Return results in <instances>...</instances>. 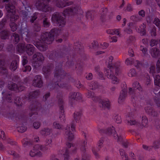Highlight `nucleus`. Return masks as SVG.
Wrapping results in <instances>:
<instances>
[{
	"mask_svg": "<svg viewBox=\"0 0 160 160\" xmlns=\"http://www.w3.org/2000/svg\"><path fill=\"white\" fill-rule=\"evenodd\" d=\"M113 59V57L112 56H110L109 57L108 67L109 69L106 70L105 73L108 78L112 80L113 83L117 84L118 83L119 81L117 78L114 76V72H115L116 75H118L120 72V65L116 63L114 64H112Z\"/></svg>",
	"mask_w": 160,
	"mask_h": 160,
	"instance_id": "nucleus-1",
	"label": "nucleus"
},
{
	"mask_svg": "<svg viewBox=\"0 0 160 160\" xmlns=\"http://www.w3.org/2000/svg\"><path fill=\"white\" fill-rule=\"evenodd\" d=\"M53 40L52 36H50L49 34L48 33H44L41 36L40 41L37 42L34 45L39 50L44 51L47 48L46 44H50Z\"/></svg>",
	"mask_w": 160,
	"mask_h": 160,
	"instance_id": "nucleus-2",
	"label": "nucleus"
},
{
	"mask_svg": "<svg viewBox=\"0 0 160 160\" xmlns=\"http://www.w3.org/2000/svg\"><path fill=\"white\" fill-rule=\"evenodd\" d=\"M29 12L26 11H22L21 14V16L22 17L23 20L28 19V20H36L38 17H40L38 19L42 20H47L48 18L46 17L43 14H41L35 12L31 16H29Z\"/></svg>",
	"mask_w": 160,
	"mask_h": 160,
	"instance_id": "nucleus-3",
	"label": "nucleus"
},
{
	"mask_svg": "<svg viewBox=\"0 0 160 160\" xmlns=\"http://www.w3.org/2000/svg\"><path fill=\"white\" fill-rule=\"evenodd\" d=\"M50 0H38L36 3V7L39 10L44 12H49L51 10V8L47 3Z\"/></svg>",
	"mask_w": 160,
	"mask_h": 160,
	"instance_id": "nucleus-4",
	"label": "nucleus"
},
{
	"mask_svg": "<svg viewBox=\"0 0 160 160\" xmlns=\"http://www.w3.org/2000/svg\"><path fill=\"white\" fill-rule=\"evenodd\" d=\"M5 8L8 12L7 16L8 19L17 20L19 19V16L15 14V7L12 3L6 4Z\"/></svg>",
	"mask_w": 160,
	"mask_h": 160,
	"instance_id": "nucleus-5",
	"label": "nucleus"
},
{
	"mask_svg": "<svg viewBox=\"0 0 160 160\" xmlns=\"http://www.w3.org/2000/svg\"><path fill=\"white\" fill-rule=\"evenodd\" d=\"M65 55V51L64 50H60L57 52L51 53L49 57L51 59L56 60L64 57Z\"/></svg>",
	"mask_w": 160,
	"mask_h": 160,
	"instance_id": "nucleus-6",
	"label": "nucleus"
},
{
	"mask_svg": "<svg viewBox=\"0 0 160 160\" xmlns=\"http://www.w3.org/2000/svg\"><path fill=\"white\" fill-rule=\"evenodd\" d=\"M66 76V73L61 67H57L54 74V79L60 81L64 78Z\"/></svg>",
	"mask_w": 160,
	"mask_h": 160,
	"instance_id": "nucleus-7",
	"label": "nucleus"
},
{
	"mask_svg": "<svg viewBox=\"0 0 160 160\" xmlns=\"http://www.w3.org/2000/svg\"><path fill=\"white\" fill-rule=\"evenodd\" d=\"M106 133L108 135H111L114 137V139L117 138V141L122 142V138L121 136H118L114 128L113 127H111L107 128L106 130Z\"/></svg>",
	"mask_w": 160,
	"mask_h": 160,
	"instance_id": "nucleus-8",
	"label": "nucleus"
},
{
	"mask_svg": "<svg viewBox=\"0 0 160 160\" xmlns=\"http://www.w3.org/2000/svg\"><path fill=\"white\" fill-rule=\"evenodd\" d=\"M8 88L12 91L16 92H19L23 91L24 89V87L22 86L21 84L18 86V85L12 82H11L8 85Z\"/></svg>",
	"mask_w": 160,
	"mask_h": 160,
	"instance_id": "nucleus-9",
	"label": "nucleus"
},
{
	"mask_svg": "<svg viewBox=\"0 0 160 160\" xmlns=\"http://www.w3.org/2000/svg\"><path fill=\"white\" fill-rule=\"evenodd\" d=\"M43 84V82L41 76L40 75H36L32 82V85L35 87L41 88Z\"/></svg>",
	"mask_w": 160,
	"mask_h": 160,
	"instance_id": "nucleus-10",
	"label": "nucleus"
},
{
	"mask_svg": "<svg viewBox=\"0 0 160 160\" xmlns=\"http://www.w3.org/2000/svg\"><path fill=\"white\" fill-rule=\"evenodd\" d=\"M8 74V69L6 66L4 60L0 59V74L1 75H7Z\"/></svg>",
	"mask_w": 160,
	"mask_h": 160,
	"instance_id": "nucleus-11",
	"label": "nucleus"
},
{
	"mask_svg": "<svg viewBox=\"0 0 160 160\" xmlns=\"http://www.w3.org/2000/svg\"><path fill=\"white\" fill-rule=\"evenodd\" d=\"M81 9L79 6H76L74 7H68L65 10V13L68 14H74L78 13Z\"/></svg>",
	"mask_w": 160,
	"mask_h": 160,
	"instance_id": "nucleus-12",
	"label": "nucleus"
},
{
	"mask_svg": "<svg viewBox=\"0 0 160 160\" xmlns=\"http://www.w3.org/2000/svg\"><path fill=\"white\" fill-rule=\"evenodd\" d=\"M58 103L60 110V112L62 113V114L60 115L59 118L61 119V121L64 122L65 121V117L64 115L63 114L64 111L63 105V102L62 98H60L58 99Z\"/></svg>",
	"mask_w": 160,
	"mask_h": 160,
	"instance_id": "nucleus-13",
	"label": "nucleus"
},
{
	"mask_svg": "<svg viewBox=\"0 0 160 160\" xmlns=\"http://www.w3.org/2000/svg\"><path fill=\"white\" fill-rule=\"evenodd\" d=\"M53 68V65L52 64H50L42 68L43 74L45 76H48L51 73L52 70Z\"/></svg>",
	"mask_w": 160,
	"mask_h": 160,
	"instance_id": "nucleus-14",
	"label": "nucleus"
},
{
	"mask_svg": "<svg viewBox=\"0 0 160 160\" xmlns=\"http://www.w3.org/2000/svg\"><path fill=\"white\" fill-rule=\"evenodd\" d=\"M65 17V14L56 12L52 15V20H64Z\"/></svg>",
	"mask_w": 160,
	"mask_h": 160,
	"instance_id": "nucleus-15",
	"label": "nucleus"
},
{
	"mask_svg": "<svg viewBox=\"0 0 160 160\" xmlns=\"http://www.w3.org/2000/svg\"><path fill=\"white\" fill-rule=\"evenodd\" d=\"M25 48L27 54L29 55H31L34 53L35 48L32 45L28 44L25 45Z\"/></svg>",
	"mask_w": 160,
	"mask_h": 160,
	"instance_id": "nucleus-16",
	"label": "nucleus"
},
{
	"mask_svg": "<svg viewBox=\"0 0 160 160\" xmlns=\"http://www.w3.org/2000/svg\"><path fill=\"white\" fill-rule=\"evenodd\" d=\"M99 106L102 109H109L110 105L109 101H103L101 99H99Z\"/></svg>",
	"mask_w": 160,
	"mask_h": 160,
	"instance_id": "nucleus-17",
	"label": "nucleus"
},
{
	"mask_svg": "<svg viewBox=\"0 0 160 160\" xmlns=\"http://www.w3.org/2000/svg\"><path fill=\"white\" fill-rule=\"evenodd\" d=\"M65 135L66 137L69 140H72L74 138V136L70 130V127L67 126L66 128Z\"/></svg>",
	"mask_w": 160,
	"mask_h": 160,
	"instance_id": "nucleus-18",
	"label": "nucleus"
},
{
	"mask_svg": "<svg viewBox=\"0 0 160 160\" xmlns=\"http://www.w3.org/2000/svg\"><path fill=\"white\" fill-rule=\"evenodd\" d=\"M145 110L148 114L152 116L157 117L158 115L157 112L154 110L151 107L148 106L145 107Z\"/></svg>",
	"mask_w": 160,
	"mask_h": 160,
	"instance_id": "nucleus-19",
	"label": "nucleus"
},
{
	"mask_svg": "<svg viewBox=\"0 0 160 160\" xmlns=\"http://www.w3.org/2000/svg\"><path fill=\"white\" fill-rule=\"evenodd\" d=\"M0 36L2 39H6L8 38L10 36L9 32L6 30L2 31L0 32Z\"/></svg>",
	"mask_w": 160,
	"mask_h": 160,
	"instance_id": "nucleus-20",
	"label": "nucleus"
},
{
	"mask_svg": "<svg viewBox=\"0 0 160 160\" xmlns=\"http://www.w3.org/2000/svg\"><path fill=\"white\" fill-rule=\"evenodd\" d=\"M151 56L153 58H157L160 55V51L159 49L156 48H152L150 51Z\"/></svg>",
	"mask_w": 160,
	"mask_h": 160,
	"instance_id": "nucleus-21",
	"label": "nucleus"
},
{
	"mask_svg": "<svg viewBox=\"0 0 160 160\" xmlns=\"http://www.w3.org/2000/svg\"><path fill=\"white\" fill-rule=\"evenodd\" d=\"M70 98L71 100H80L82 99V96L79 93L72 92L70 93Z\"/></svg>",
	"mask_w": 160,
	"mask_h": 160,
	"instance_id": "nucleus-22",
	"label": "nucleus"
},
{
	"mask_svg": "<svg viewBox=\"0 0 160 160\" xmlns=\"http://www.w3.org/2000/svg\"><path fill=\"white\" fill-rule=\"evenodd\" d=\"M33 58L34 59H36L39 61L42 62L44 59V58L42 54L39 52H37L33 56Z\"/></svg>",
	"mask_w": 160,
	"mask_h": 160,
	"instance_id": "nucleus-23",
	"label": "nucleus"
},
{
	"mask_svg": "<svg viewBox=\"0 0 160 160\" xmlns=\"http://www.w3.org/2000/svg\"><path fill=\"white\" fill-rule=\"evenodd\" d=\"M52 132V129L48 128H42L40 131L41 135L43 136L49 135Z\"/></svg>",
	"mask_w": 160,
	"mask_h": 160,
	"instance_id": "nucleus-24",
	"label": "nucleus"
},
{
	"mask_svg": "<svg viewBox=\"0 0 160 160\" xmlns=\"http://www.w3.org/2000/svg\"><path fill=\"white\" fill-rule=\"evenodd\" d=\"M61 30L57 28H54L52 29L49 32H46L45 33H49L50 36H52L54 38V36H57L59 35L61 32Z\"/></svg>",
	"mask_w": 160,
	"mask_h": 160,
	"instance_id": "nucleus-25",
	"label": "nucleus"
},
{
	"mask_svg": "<svg viewBox=\"0 0 160 160\" xmlns=\"http://www.w3.org/2000/svg\"><path fill=\"white\" fill-rule=\"evenodd\" d=\"M39 94L40 92L39 90H36L29 93L27 96L29 99H31L32 98L36 97L39 95Z\"/></svg>",
	"mask_w": 160,
	"mask_h": 160,
	"instance_id": "nucleus-26",
	"label": "nucleus"
},
{
	"mask_svg": "<svg viewBox=\"0 0 160 160\" xmlns=\"http://www.w3.org/2000/svg\"><path fill=\"white\" fill-rule=\"evenodd\" d=\"M42 153L40 151H35L34 149L31 150L29 152V155L32 157H34L36 156L41 157L42 156Z\"/></svg>",
	"mask_w": 160,
	"mask_h": 160,
	"instance_id": "nucleus-27",
	"label": "nucleus"
},
{
	"mask_svg": "<svg viewBox=\"0 0 160 160\" xmlns=\"http://www.w3.org/2000/svg\"><path fill=\"white\" fill-rule=\"evenodd\" d=\"M41 105L38 102H35L32 105L31 110L33 111L34 110L38 111L41 108Z\"/></svg>",
	"mask_w": 160,
	"mask_h": 160,
	"instance_id": "nucleus-28",
	"label": "nucleus"
},
{
	"mask_svg": "<svg viewBox=\"0 0 160 160\" xmlns=\"http://www.w3.org/2000/svg\"><path fill=\"white\" fill-rule=\"evenodd\" d=\"M2 94L8 102H12L11 94L8 93L7 92L4 91L2 92Z\"/></svg>",
	"mask_w": 160,
	"mask_h": 160,
	"instance_id": "nucleus-29",
	"label": "nucleus"
},
{
	"mask_svg": "<svg viewBox=\"0 0 160 160\" xmlns=\"http://www.w3.org/2000/svg\"><path fill=\"white\" fill-rule=\"evenodd\" d=\"M18 61L14 60L12 61L10 66V69L12 71H15L18 68Z\"/></svg>",
	"mask_w": 160,
	"mask_h": 160,
	"instance_id": "nucleus-30",
	"label": "nucleus"
},
{
	"mask_svg": "<svg viewBox=\"0 0 160 160\" xmlns=\"http://www.w3.org/2000/svg\"><path fill=\"white\" fill-rule=\"evenodd\" d=\"M25 45L23 43H19L17 46V51L19 52H23L24 51V48H25Z\"/></svg>",
	"mask_w": 160,
	"mask_h": 160,
	"instance_id": "nucleus-31",
	"label": "nucleus"
},
{
	"mask_svg": "<svg viewBox=\"0 0 160 160\" xmlns=\"http://www.w3.org/2000/svg\"><path fill=\"white\" fill-rule=\"evenodd\" d=\"M100 12V18L102 19H105V17L108 12V10L107 8H103L102 9Z\"/></svg>",
	"mask_w": 160,
	"mask_h": 160,
	"instance_id": "nucleus-32",
	"label": "nucleus"
},
{
	"mask_svg": "<svg viewBox=\"0 0 160 160\" xmlns=\"http://www.w3.org/2000/svg\"><path fill=\"white\" fill-rule=\"evenodd\" d=\"M12 39L13 41L15 42V43H18L20 40L19 35L16 33L14 32L12 34Z\"/></svg>",
	"mask_w": 160,
	"mask_h": 160,
	"instance_id": "nucleus-33",
	"label": "nucleus"
},
{
	"mask_svg": "<svg viewBox=\"0 0 160 160\" xmlns=\"http://www.w3.org/2000/svg\"><path fill=\"white\" fill-rule=\"evenodd\" d=\"M69 5L68 3L65 2L64 1H59L56 3V6L57 7L59 8H63Z\"/></svg>",
	"mask_w": 160,
	"mask_h": 160,
	"instance_id": "nucleus-34",
	"label": "nucleus"
},
{
	"mask_svg": "<svg viewBox=\"0 0 160 160\" xmlns=\"http://www.w3.org/2000/svg\"><path fill=\"white\" fill-rule=\"evenodd\" d=\"M126 92L124 90H122L120 93L118 98V102H121L126 96Z\"/></svg>",
	"mask_w": 160,
	"mask_h": 160,
	"instance_id": "nucleus-35",
	"label": "nucleus"
},
{
	"mask_svg": "<svg viewBox=\"0 0 160 160\" xmlns=\"http://www.w3.org/2000/svg\"><path fill=\"white\" fill-rule=\"evenodd\" d=\"M85 17L87 19L89 20H92L94 19V15L90 11H88L85 14Z\"/></svg>",
	"mask_w": 160,
	"mask_h": 160,
	"instance_id": "nucleus-36",
	"label": "nucleus"
},
{
	"mask_svg": "<svg viewBox=\"0 0 160 160\" xmlns=\"http://www.w3.org/2000/svg\"><path fill=\"white\" fill-rule=\"evenodd\" d=\"M148 123V120L147 118L145 116H143L141 122V125L142 127H145L147 126Z\"/></svg>",
	"mask_w": 160,
	"mask_h": 160,
	"instance_id": "nucleus-37",
	"label": "nucleus"
},
{
	"mask_svg": "<svg viewBox=\"0 0 160 160\" xmlns=\"http://www.w3.org/2000/svg\"><path fill=\"white\" fill-rule=\"evenodd\" d=\"M54 22L58 27L61 28L64 26L66 24L65 21H54Z\"/></svg>",
	"mask_w": 160,
	"mask_h": 160,
	"instance_id": "nucleus-38",
	"label": "nucleus"
},
{
	"mask_svg": "<svg viewBox=\"0 0 160 160\" xmlns=\"http://www.w3.org/2000/svg\"><path fill=\"white\" fill-rule=\"evenodd\" d=\"M133 63L135 66L137 68H141L143 67V64L138 60H134L133 61Z\"/></svg>",
	"mask_w": 160,
	"mask_h": 160,
	"instance_id": "nucleus-39",
	"label": "nucleus"
},
{
	"mask_svg": "<svg viewBox=\"0 0 160 160\" xmlns=\"http://www.w3.org/2000/svg\"><path fill=\"white\" fill-rule=\"evenodd\" d=\"M155 85L160 87V76L157 75L154 79Z\"/></svg>",
	"mask_w": 160,
	"mask_h": 160,
	"instance_id": "nucleus-40",
	"label": "nucleus"
},
{
	"mask_svg": "<svg viewBox=\"0 0 160 160\" xmlns=\"http://www.w3.org/2000/svg\"><path fill=\"white\" fill-rule=\"evenodd\" d=\"M81 113L82 112L81 111H76L74 113V120L75 121L77 122V120L79 119L80 117L81 116Z\"/></svg>",
	"mask_w": 160,
	"mask_h": 160,
	"instance_id": "nucleus-41",
	"label": "nucleus"
},
{
	"mask_svg": "<svg viewBox=\"0 0 160 160\" xmlns=\"http://www.w3.org/2000/svg\"><path fill=\"white\" fill-rule=\"evenodd\" d=\"M87 144V142L84 141L81 145L80 149L83 153H85L86 151Z\"/></svg>",
	"mask_w": 160,
	"mask_h": 160,
	"instance_id": "nucleus-42",
	"label": "nucleus"
},
{
	"mask_svg": "<svg viewBox=\"0 0 160 160\" xmlns=\"http://www.w3.org/2000/svg\"><path fill=\"white\" fill-rule=\"evenodd\" d=\"M136 39L134 37L130 36L127 39L126 41L128 45L134 42L135 41Z\"/></svg>",
	"mask_w": 160,
	"mask_h": 160,
	"instance_id": "nucleus-43",
	"label": "nucleus"
},
{
	"mask_svg": "<svg viewBox=\"0 0 160 160\" xmlns=\"http://www.w3.org/2000/svg\"><path fill=\"white\" fill-rule=\"evenodd\" d=\"M133 86L135 89H138L140 91H142V90L141 86L140 85L139 83L137 82H135L133 84Z\"/></svg>",
	"mask_w": 160,
	"mask_h": 160,
	"instance_id": "nucleus-44",
	"label": "nucleus"
},
{
	"mask_svg": "<svg viewBox=\"0 0 160 160\" xmlns=\"http://www.w3.org/2000/svg\"><path fill=\"white\" fill-rule=\"evenodd\" d=\"M10 26L12 31L14 32L17 30V25L14 22H12L10 24Z\"/></svg>",
	"mask_w": 160,
	"mask_h": 160,
	"instance_id": "nucleus-45",
	"label": "nucleus"
},
{
	"mask_svg": "<svg viewBox=\"0 0 160 160\" xmlns=\"http://www.w3.org/2000/svg\"><path fill=\"white\" fill-rule=\"evenodd\" d=\"M43 148V146L38 144L34 146L33 149L35 151H39V150H42Z\"/></svg>",
	"mask_w": 160,
	"mask_h": 160,
	"instance_id": "nucleus-46",
	"label": "nucleus"
},
{
	"mask_svg": "<svg viewBox=\"0 0 160 160\" xmlns=\"http://www.w3.org/2000/svg\"><path fill=\"white\" fill-rule=\"evenodd\" d=\"M142 28L140 27V28L138 29V32L140 33L141 35L142 36L145 35L146 34V31L145 29V26L143 24L142 26Z\"/></svg>",
	"mask_w": 160,
	"mask_h": 160,
	"instance_id": "nucleus-47",
	"label": "nucleus"
},
{
	"mask_svg": "<svg viewBox=\"0 0 160 160\" xmlns=\"http://www.w3.org/2000/svg\"><path fill=\"white\" fill-rule=\"evenodd\" d=\"M53 126L54 128L56 129H62V126L56 122L53 123Z\"/></svg>",
	"mask_w": 160,
	"mask_h": 160,
	"instance_id": "nucleus-48",
	"label": "nucleus"
},
{
	"mask_svg": "<svg viewBox=\"0 0 160 160\" xmlns=\"http://www.w3.org/2000/svg\"><path fill=\"white\" fill-rule=\"evenodd\" d=\"M20 33L22 36H28V30L27 28L21 29L20 30Z\"/></svg>",
	"mask_w": 160,
	"mask_h": 160,
	"instance_id": "nucleus-49",
	"label": "nucleus"
},
{
	"mask_svg": "<svg viewBox=\"0 0 160 160\" xmlns=\"http://www.w3.org/2000/svg\"><path fill=\"white\" fill-rule=\"evenodd\" d=\"M127 120L128 121V125H138V123H137L135 120L129 119L128 118Z\"/></svg>",
	"mask_w": 160,
	"mask_h": 160,
	"instance_id": "nucleus-50",
	"label": "nucleus"
},
{
	"mask_svg": "<svg viewBox=\"0 0 160 160\" xmlns=\"http://www.w3.org/2000/svg\"><path fill=\"white\" fill-rule=\"evenodd\" d=\"M15 103H16L18 106L22 105V103L21 101V98L18 97L16 98L15 100Z\"/></svg>",
	"mask_w": 160,
	"mask_h": 160,
	"instance_id": "nucleus-51",
	"label": "nucleus"
},
{
	"mask_svg": "<svg viewBox=\"0 0 160 160\" xmlns=\"http://www.w3.org/2000/svg\"><path fill=\"white\" fill-rule=\"evenodd\" d=\"M18 131L21 133L25 132L27 130V128L24 126L18 127L17 128Z\"/></svg>",
	"mask_w": 160,
	"mask_h": 160,
	"instance_id": "nucleus-52",
	"label": "nucleus"
},
{
	"mask_svg": "<svg viewBox=\"0 0 160 160\" xmlns=\"http://www.w3.org/2000/svg\"><path fill=\"white\" fill-rule=\"evenodd\" d=\"M41 125V123L39 122H35L33 124V126L36 129H38L39 128Z\"/></svg>",
	"mask_w": 160,
	"mask_h": 160,
	"instance_id": "nucleus-53",
	"label": "nucleus"
},
{
	"mask_svg": "<svg viewBox=\"0 0 160 160\" xmlns=\"http://www.w3.org/2000/svg\"><path fill=\"white\" fill-rule=\"evenodd\" d=\"M8 153L12 155L15 158H18L19 157V155L14 151H11L8 152Z\"/></svg>",
	"mask_w": 160,
	"mask_h": 160,
	"instance_id": "nucleus-54",
	"label": "nucleus"
},
{
	"mask_svg": "<svg viewBox=\"0 0 160 160\" xmlns=\"http://www.w3.org/2000/svg\"><path fill=\"white\" fill-rule=\"evenodd\" d=\"M160 146V141L159 140H157L153 142V147L155 148H158Z\"/></svg>",
	"mask_w": 160,
	"mask_h": 160,
	"instance_id": "nucleus-55",
	"label": "nucleus"
},
{
	"mask_svg": "<svg viewBox=\"0 0 160 160\" xmlns=\"http://www.w3.org/2000/svg\"><path fill=\"white\" fill-rule=\"evenodd\" d=\"M158 43V41L154 39H152L150 42V45L151 47H153L157 45Z\"/></svg>",
	"mask_w": 160,
	"mask_h": 160,
	"instance_id": "nucleus-56",
	"label": "nucleus"
},
{
	"mask_svg": "<svg viewBox=\"0 0 160 160\" xmlns=\"http://www.w3.org/2000/svg\"><path fill=\"white\" fill-rule=\"evenodd\" d=\"M98 47V43L96 41H93L91 43V46L90 45V48H95Z\"/></svg>",
	"mask_w": 160,
	"mask_h": 160,
	"instance_id": "nucleus-57",
	"label": "nucleus"
},
{
	"mask_svg": "<svg viewBox=\"0 0 160 160\" xmlns=\"http://www.w3.org/2000/svg\"><path fill=\"white\" fill-rule=\"evenodd\" d=\"M157 71L158 73L160 72V58H158L156 63Z\"/></svg>",
	"mask_w": 160,
	"mask_h": 160,
	"instance_id": "nucleus-58",
	"label": "nucleus"
},
{
	"mask_svg": "<svg viewBox=\"0 0 160 160\" xmlns=\"http://www.w3.org/2000/svg\"><path fill=\"white\" fill-rule=\"evenodd\" d=\"M58 82L57 83V85L58 86L61 88H64L67 87V85L66 84H64L63 82L62 81L59 82V81L57 80Z\"/></svg>",
	"mask_w": 160,
	"mask_h": 160,
	"instance_id": "nucleus-59",
	"label": "nucleus"
},
{
	"mask_svg": "<svg viewBox=\"0 0 160 160\" xmlns=\"http://www.w3.org/2000/svg\"><path fill=\"white\" fill-rule=\"evenodd\" d=\"M136 72L134 69H131L130 70L129 72L128 73V75L130 77L135 76L136 75Z\"/></svg>",
	"mask_w": 160,
	"mask_h": 160,
	"instance_id": "nucleus-60",
	"label": "nucleus"
},
{
	"mask_svg": "<svg viewBox=\"0 0 160 160\" xmlns=\"http://www.w3.org/2000/svg\"><path fill=\"white\" fill-rule=\"evenodd\" d=\"M7 142L8 143L11 145H16L17 144V143L16 142L13 141L9 138L7 140Z\"/></svg>",
	"mask_w": 160,
	"mask_h": 160,
	"instance_id": "nucleus-61",
	"label": "nucleus"
},
{
	"mask_svg": "<svg viewBox=\"0 0 160 160\" xmlns=\"http://www.w3.org/2000/svg\"><path fill=\"white\" fill-rule=\"evenodd\" d=\"M31 67L29 66H26L22 68V70L23 72H29L31 70Z\"/></svg>",
	"mask_w": 160,
	"mask_h": 160,
	"instance_id": "nucleus-62",
	"label": "nucleus"
},
{
	"mask_svg": "<svg viewBox=\"0 0 160 160\" xmlns=\"http://www.w3.org/2000/svg\"><path fill=\"white\" fill-rule=\"evenodd\" d=\"M22 63L23 66H25L28 62L27 57L26 56H23L22 57Z\"/></svg>",
	"mask_w": 160,
	"mask_h": 160,
	"instance_id": "nucleus-63",
	"label": "nucleus"
},
{
	"mask_svg": "<svg viewBox=\"0 0 160 160\" xmlns=\"http://www.w3.org/2000/svg\"><path fill=\"white\" fill-rule=\"evenodd\" d=\"M114 119L117 123H119L121 122V119L119 115H117L115 116Z\"/></svg>",
	"mask_w": 160,
	"mask_h": 160,
	"instance_id": "nucleus-64",
	"label": "nucleus"
}]
</instances>
